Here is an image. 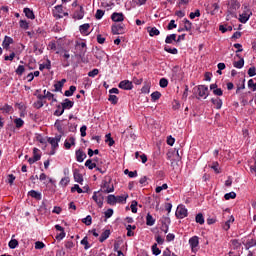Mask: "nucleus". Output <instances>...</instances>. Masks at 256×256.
I'll return each mask as SVG.
<instances>
[{"label": "nucleus", "mask_w": 256, "mask_h": 256, "mask_svg": "<svg viewBox=\"0 0 256 256\" xmlns=\"http://www.w3.org/2000/svg\"><path fill=\"white\" fill-rule=\"evenodd\" d=\"M176 217L178 219H185L187 217V208L184 205H179L176 210Z\"/></svg>", "instance_id": "obj_7"}, {"label": "nucleus", "mask_w": 256, "mask_h": 256, "mask_svg": "<svg viewBox=\"0 0 256 256\" xmlns=\"http://www.w3.org/2000/svg\"><path fill=\"white\" fill-rule=\"evenodd\" d=\"M129 195L116 196V203H125Z\"/></svg>", "instance_id": "obj_44"}, {"label": "nucleus", "mask_w": 256, "mask_h": 256, "mask_svg": "<svg viewBox=\"0 0 256 256\" xmlns=\"http://www.w3.org/2000/svg\"><path fill=\"white\" fill-rule=\"evenodd\" d=\"M61 135H56L55 138L49 137L47 141L50 143L52 149H57L59 147V142L61 141Z\"/></svg>", "instance_id": "obj_9"}, {"label": "nucleus", "mask_w": 256, "mask_h": 256, "mask_svg": "<svg viewBox=\"0 0 256 256\" xmlns=\"http://www.w3.org/2000/svg\"><path fill=\"white\" fill-rule=\"evenodd\" d=\"M104 187H106V190H104V193H113V191H115V187H113V185L109 187L108 182L104 183Z\"/></svg>", "instance_id": "obj_49"}, {"label": "nucleus", "mask_w": 256, "mask_h": 256, "mask_svg": "<svg viewBox=\"0 0 256 256\" xmlns=\"http://www.w3.org/2000/svg\"><path fill=\"white\" fill-rule=\"evenodd\" d=\"M166 189H169V186L167 184H163L162 186H157L155 191L156 193H161V191H165Z\"/></svg>", "instance_id": "obj_55"}, {"label": "nucleus", "mask_w": 256, "mask_h": 256, "mask_svg": "<svg viewBox=\"0 0 256 256\" xmlns=\"http://www.w3.org/2000/svg\"><path fill=\"white\" fill-rule=\"evenodd\" d=\"M24 13L28 19H35V14L33 13V10H31L30 8H24Z\"/></svg>", "instance_id": "obj_28"}, {"label": "nucleus", "mask_w": 256, "mask_h": 256, "mask_svg": "<svg viewBox=\"0 0 256 256\" xmlns=\"http://www.w3.org/2000/svg\"><path fill=\"white\" fill-rule=\"evenodd\" d=\"M190 19H195V17H201V11L196 9L195 12H191L189 15Z\"/></svg>", "instance_id": "obj_54"}, {"label": "nucleus", "mask_w": 256, "mask_h": 256, "mask_svg": "<svg viewBox=\"0 0 256 256\" xmlns=\"http://www.w3.org/2000/svg\"><path fill=\"white\" fill-rule=\"evenodd\" d=\"M75 91H77V87L70 86L69 90H66L64 92V95H65V97H73V93H75Z\"/></svg>", "instance_id": "obj_27"}, {"label": "nucleus", "mask_w": 256, "mask_h": 256, "mask_svg": "<svg viewBox=\"0 0 256 256\" xmlns=\"http://www.w3.org/2000/svg\"><path fill=\"white\" fill-rule=\"evenodd\" d=\"M75 191H77V193H83V190L81 189V187H79V184H75L71 188V193H75Z\"/></svg>", "instance_id": "obj_58"}, {"label": "nucleus", "mask_w": 256, "mask_h": 256, "mask_svg": "<svg viewBox=\"0 0 256 256\" xmlns=\"http://www.w3.org/2000/svg\"><path fill=\"white\" fill-rule=\"evenodd\" d=\"M235 197H237L235 192L226 193L224 195V199H226V201H229V199H235Z\"/></svg>", "instance_id": "obj_52"}, {"label": "nucleus", "mask_w": 256, "mask_h": 256, "mask_svg": "<svg viewBox=\"0 0 256 256\" xmlns=\"http://www.w3.org/2000/svg\"><path fill=\"white\" fill-rule=\"evenodd\" d=\"M107 203L108 205H115L117 203V196L115 195H108L107 196Z\"/></svg>", "instance_id": "obj_30"}, {"label": "nucleus", "mask_w": 256, "mask_h": 256, "mask_svg": "<svg viewBox=\"0 0 256 256\" xmlns=\"http://www.w3.org/2000/svg\"><path fill=\"white\" fill-rule=\"evenodd\" d=\"M108 101H110L112 105H117V103H119V98L116 95L110 94Z\"/></svg>", "instance_id": "obj_37"}, {"label": "nucleus", "mask_w": 256, "mask_h": 256, "mask_svg": "<svg viewBox=\"0 0 256 256\" xmlns=\"http://www.w3.org/2000/svg\"><path fill=\"white\" fill-rule=\"evenodd\" d=\"M106 143H108L109 147H113V145H115V140H113L111 134H106Z\"/></svg>", "instance_id": "obj_45"}, {"label": "nucleus", "mask_w": 256, "mask_h": 256, "mask_svg": "<svg viewBox=\"0 0 256 256\" xmlns=\"http://www.w3.org/2000/svg\"><path fill=\"white\" fill-rule=\"evenodd\" d=\"M75 57H83L87 53V44L85 42H77L75 45Z\"/></svg>", "instance_id": "obj_4"}, {"label": "nucleus", "mask_w": 256, "mask_h": 256, "mask_svg": "<svg viewBox=\"0 0 256 256\" xmlns=\"http://www.w3.org/2000/svg\"><path fill=\"white\" fill-rule=\"evenodd\" d=\"M248 75H249V77H255V75H256V68H255V66L250 67L248 69Z\"/></svg>", "instance_id": "obj_63"}, {"label": "nucleus", "mask_w": 256, "mask_h": 256, "mask_svg": "<svg viewBox=\"0 0 256 256\" xmlns=\"http://www.w3.org/2000/svg\"><path fill=\"white\" fill-rule=\"evenodd\" d=\"M118 87L124 91H131V89H133V82L129 80H123L119 83Z\"/></svg>", "instance_id": "obj_8"}, {"label": "nucleus", "mask_w": 256, "mask_h": 256, "mask_svg": "<svg viewBox=\"0 0 256 256\" xmlns=\"http://www.w3.org/2000/svg\"><path fill=\"white\" fill-rule=\"evenodd\" d=\"M29 197H32V199H36V201H41L42 196L41 193L35 191V190H31L28 192Z\"/></svg>", "instance_id": "obj_18"}, {"label": "nucleus", "mask_w": 256, "mask_h": 256, "mask_svg": "<svg viewBox=\"0 0 256 256\" xmlns=\"http://www.w3.org/2000/svg\"><path fill=\"white\" fill-rule=\"evenodd\" d=\"M148 33H149L150 37H155V36L159 35L161 32L156 27H152V28H148Z\"/></svg>", "instance_id": "obj_29"}, {"label": "nucleus", "mask_w": 256, "mask_h": 256, "mask_svg": "<svg viewBox=\"0 0 256 256\" xmlns=\"http://www.w3.org/2000/svg\"><path fill=\"white\" fill-rule=\"evenodd\" d=\"M189 244L192 251H195V248L199 247V237L193 236L189 239Z\"/></svg>", "instance_id": "obj_15"}, {"label": "nucleus", "mask_w": 256, "mask_h": 256, "mask_svg": "<svg viewBox=\"0 0 256 256\" xmlns=\"http://www.w3.org/2000/svg\"><path fill=\"white\" fill-rule=\"evenodd\" d=\"M211 103L214 105L215 109H221V107H223V100H221V98H212Z\"/></svg>", "instance_id": "obj_17"}, {"label": "nucleus", "mask_w": 256, "mask_h": 256, "mask_svg": "<svg viewBox=\"0 0 256 256\" xmlns=\"http://www.w3.org/2000/svg\"><path fill=\"white\" fill-rule=\"evenodd\" d=\"M85 159H87V154L81 149L76 150V161H78V163H83Z\"/></svg>", "instance_id": "obj_12"}, {"label": "nucleus", "mask_w": 256, "mask_h": 256, "mask_svg": "<svg viewBox=\"0 0 256 256\" xmlns=\"http://www.w3.org/2000/svg\"><path fill=\"white\" fill-rule=\"evenodd\" d=\"M65 83H67V79H62L60 81H58L56 84H54V91H61V89H63V85H65Z\"/></svg>", "instance_id": "obj_21"}, {"label": "nucleus", "mask_w": 256, "mask_h": 256, "mask_svg": "<svg viewBox=\"0 0 256 256\" xmlns=\"http://www.w3.org/2000/svg\"><path fill=\"white\" fill-rule=\"evenodd\" d=\"M244 65H245V59L243 58H240V60L233 62V66L236 69H243Z\"/></svg>", "instance_id": "obj_26"}, {"label": "nucleus", "mask_w": 256, "mask_h": 256, "mask_svg": "<svg viewBox=\"0 0 256 256\" xmlns=\"http://www.w3.org/2000/svg\"><path fill=\"white\" fill-rule=\"evenodd\" d=\"M176 39H177V34H170V35H168V36L166 37L165 43L171 44V43H173V41L176 42Z\"/></svg>", "instance_id": "obj_34"}, {"label": "nucleus", "mask_w": 256, "mask_h": 256, "mask_svg": "<svg viewBox=\"0 0 256 256\" xmlns=\"http://www.w3.org/2000/svg\"><path fill=\"white\" fill-rule=\"evenodd\" d=\"M44 69H51V60L47 59L46 64H40L39 70L43 71Z\"/></svg>", "instance_id": "obj_36"}, {"label": "nucleus", "mask_w": 256, "mask_h": 256, "mask_svg": "<svg viewBox=\"0 0 256 256\" xmlns=\"http://www.w3.org/2000/svg\"><path fill=\"white\" fill-rule=\"evenodd\" d=\"M196 223H199V225H203L205 223V217H203L202 213H198L195 217Z\"/></svg>", "instance_id": "obj_35"}, {"label": "nucleus", "mask_w": 256, "mask_h": 256, "mask_svg": "<svg viewBox=\"0 0 256 256\" xmlns=\"http://www.w3.org/2000/svg\"><path fill=\"white\" fill-rule=\"evenodd\" d=\"M75 105V102L69 100V98L64 99V102L61 103V111H54L55 117H61L63 113H65V109H72V107Z\"/></svg>", "instance_id": "obj_1"}, {"label": "nucleus", "mask_w": 256, "mask_h": 256, "mask_svg": "<svg viewBox=\"0 0 256 256\" xmlns=\"http://www.w3.org/2000/svg\"><path fill=\"white\" fill-rule=\"evenodd\" d=\"M33 158L35 159V161L41 160V155L39 154V148L33 149Z\"/></svg>", "instance_id": "obj_42"}, {"label": "nucleus", "mask_w": 256, "mask_h": 256, "mask_svg": "<svg viewBox=\"0 0 256 256\" xmlns=\"http://www.w3.org/2000/svg\"><path fill=\"white\" fill-rule=\"evenodd\" d=\"M112 35H123L125 33V25L114 24L111 27Z\"/></svg>", "instance_id": "obj_6"}, {"label": "nucleus", "mask_w": 256, "mask_h": 256, "mask_svg": "<svg viewBox=\"0 0 256 256\" xmlns=\"http://www.w3.org/2000/svg\"><path fill=\"white\" fill-rule=\"evenodd\" d=\"M15 73L16 75H19V76L23 75V73H25V66L19 65Z\"/></svg>", "instance_id": "obj_53"}, {"label": "nucleus", "mask_w": 256, "mask_h": 256, "mask_svg": "<svg viewBox=\"0 0 256 256\" xmlns=\"http://www.w3.org/2000/svg\"><path fill=\"white\" fill-rule=\"evenodd\" d=\"M73 145H75V138L74 137H70L68 139V141L66 140L64 142L65 149H71V147H73Z\"/></svg>", "instance_id": "obj_23"}, {"label": "nucleus", "mask_w": 256, "mask_h": 256, "mask_svg": "<svg viewBox=\"0 0 256 256\" xmlns=\"http://www.w3.org/2000/svg\"><path fill=\"white\" fill-rule=\"evenodd\" d=\"M234 221H235V218L233 216H231L230 219L225 222L223 229L225 231H229V229H231V223H233Z\"/></svg>", "instance_id": "obj_33"}, {"label": "nucleus", "mask_w": 256, "mask_h": 256, "mask_svg": "<svg viewBox=\"0 0 256 256\" xmlns=\"http://www.w3.org/2000/svg\"><path fill=\"white\" fill-rule=\"evenodd\" d=\"M18 245H19V241H17V239H12L8 243V246L10 249H17Z\"/></svg>", "instance_id": "obj_39"}, {"label": "nucleus", "mask_w": 256, "mask_h": 256, "mask_svg": "<svg viewBox=\"0 0 256 256\" xmlns=\"http://www.w3.org/2000/svg\"><path fill=\"white\" fill-rule=\"evenodd\" d=\"M152 253L153 255H161V249H159V247H157V243L152 245Z\"/></svg>", "instance_id": "obj_46"}, {"label": "nucleus", "mask_w": 256, "mask_h": 256, "mask_svg": "<svg viewBox=\"0 0 256 256\" xmlns=\"http://www.w3.org/2000/svg\"><path fill=\"white\" fill-rule=\"evenodd\" d=\"M256 246V240L255 239H250L246 242V249H251V247Z\"/></svg>", "instance_id": "obj_48"}, {"label": "nucleus", "mask_w": 256, "mask_h": 256, "mask_svg": "<svg viewBox=\"0 0 256 256\" xmlns=\"http://www.w3.org/2000/svg\"><path fill=\"white\" fill-rule=\"evenodd\" d=\"M151 99L153 101H159V99H161V92L159 91H155L151 94Z\"/></svg>", "instance_id": "obj_43"}, {"label": "nucleus", "mask_w": 256, "mask_h": 256, "mask_svg": "<svg viewBox=\"0 0 256 256\" xmlns=\"http://www.w3.org/2000/svg\"><path fill=\"white\" fill-rule=\"evenodd\" d=\"M98 192H94L93 196H92V199L95 201V203H97L98 207H103V195L101 194H98Z\"/></svg>", "instance_id": "obj_11"}, {"label": "nucleus", "mask_w": 256, "mask_h": 256, "mask_svg": "<svg viewBox=\"0 0 256 256\" xmlns=\"http://www.w3.org/2000/svg\"><path fill=\"white\" fill-rule=\"evenodd\" d=\"M164 51H166V53H170L171 55H177V53H179L177 48H169V46H165Z\"/></svg>", "instance_id": "obj_38"}, {"label": "nucleus", "mask_w": 256, "mask_h": 256, "mask_svg": "<svg viewBox=\"0 0 256 256\" xmlns=\"http://www.w3.org/2000/svg\"><path fill=\"white\" fill-rule=\"evenodd\" d=\"M111 19L112 21H114V23H121V21H125V16L123 15V13L114 12L111 15Z\"/></svg>", "instance_id": "obj_10"}, {"label": "nucleus", "mask_w": 256, "mask_h": 256, "mask_svg": "<svg viewBox=\"0 0 256 256\" xmlns=\"http://www.w3.org/2000/svg\"><path fill=\"white\" fill-rule=\"evenodd\" d=\"M44 105H45V102H43V100H38L33 103V107L35 109H41V107H43Z\"/></svg>", "instance_id": "obj_51"}, {"label": "nucleus", "mask_w": 256, "mask_h": 256, "mask_svg": "<svg viewBox=\"0 0 256 256\" xmlns=\"http://www.w3.org/2000/svg\"><path fill=\"white\" fill-rule=\"evenodd\" d=\"M111 235V230H105L99 237V242L104 243V241H107L109 239V236Z\"/></svg>", "instance_id": "obj_19"}, {"label": "nucleus", "mask_w": 256, "mask_h": 256, "mask_svg": "<svg viewBox=\"0 0 256 256\" xmlns=\"http://www.w3.org/2000/svg\"><path fill=\"white\" fill-rule=\"evenodd\" d=\"M85 167H88L90 171H93V169L97 168V163L93 162V159H88L85 162Z\"/></svg>", "instance_id": "obj_25"}, {"label": "nucleus", "mask_w": 256, "mask_h": 256, "mask_svg": "<svg viewBox=\"0 0 256 256\" xmlns=\"http://www.w3.org/2000/svg\"><path fill=\"white\" fill-rule=\"evenodd\" d=\"M44 247H45V243L41 241L35 242V249H44Z\"/></svg>", "instance_id": "obj_64"}, {"label": "nucleus", "mask_w": 256, "mask_h": 256, "mask_svg": "<svg viewBox=\"0 0 256 256\" xmlns=\"http://www.w3.org/2000/svg\"><path fill=\"white\" fill-rule=\"evenodd\" d=\"M238 9H241V3H239V0H231L227 13L237 19Z\"/></svg>", "instance_id": "obj_2"}, {"label": "nucleus", "mask_w": 256, "mask_h": 256, "mask_svg": "<svg viewBox=\"0 0 256 256\" xmlns=\"http://www.w3.org/2000/svg\"><path fill=\"white\" fill-rule=\"evenodd\" d=\"M137 205H138L137 201L133 200L130 205V209H131L132 213H137Z\"/></svg>", "instance_id": "obj_57"}, {"label": "nucleus", "mask_w": 256, "mask_h": 256, "mask_svg": "<svg viewBox=\"0 0 256 256\" xmlns=\"http://www.w3.org/2000/svg\"><path fill=\"white\" fill-rule=\"evenodd\" d=\"M0 111H2V113H13V106L9 105V104H4L3 106H0Z\"/></svg>", "instance_id": "obj_20"}, {"label": "nucleus", "mask_w": 256, "mask_h": 256, "mask_svg": "<svg viewBox=\"0 0 256 256\" xmlns=\"http://www.w3.org/2000/svg\"><path fill=\"white\" fill-rule=\"evenodd\" d=\"M19 25L21 29H25V30L29 29V23L25 20H20Z\"/></svg>", "instance_id": "obj_59"}, {"label": "nucleus", "mask_w": 256, "mask_h": 256, "mask_svg": "<svg viewBox=\"0 0 256 256\" xmlns=\"http://www.w3.org/2000/svg\"><path fill=\"white\" fill-rule=\"evenodd\" d=\"M197 93H198V96L201 97L202 99H207V97H209V87L205 85H199L197 87Z\"/></svg>", "instance_id": "obj_5"}, {"label": "nucleus", "mask_w": 256, "mask_h": 256, "mask_svg": "<svg viewBox=\"0 0 256 256\" xmlns=\"http://www.w3.org/2000/svg\"><path fill=\"white\" fill-rule=\"evenodd\" d=\"M160 223H161V225H171V218H169L167 216H163L160 219Z\"/></svg>", "instance_id": "obj_41"}, {"label": "nucleus", "mask_w": 256, "mask_h": 256, "mask_svg": "<svg viewBox=\"0 0 256 256\" xmlns=\"http://www.w3.org/2000/svg\"><path fill=\"white\" fill-rule=\"evenodd\" d=\"M83 17H85V11L83 10V6H79V9L73 14V19L81 20Z\"/></svg>", "instance_id": "obj_14"}, {"label": "nucleus", "mask_w": 256, "mask_h": 256, "mask_svg": "<svg viewBox=\"0 0 256 256\" xmlns=\"http://www.w3.org/2000/svg\"><path fill=\"white\" fill-rule=\"evenodd\" d=\"M69 181H70L69 177H64L61 179L60 185L62 187H67V185H69Z\"/></svg>", "instance_id": "obj_60"}, {"label": "nucleus", "mask_w": 256, "mask_h": 256, "mask_svg": "<svg viewBox=\"0 0 256 256\" xmlns=\"http://www.w3.org/2000/svg\"><path fill=\"white\" fill-rule=\"evenodd\" d=\"M81 245H84V249L87 251V249L91 248V245H89V240L87 238V236H85L82 240H81Z\"/></svg>", "instance_id": "obj_40"}, {"label": "nucleus", "mask_w": 256, "mask_h": 256, "mask_svg": "<svg viewBox=\"0 0 256 256\" xmlns=\"http://www.w3.org/2000/svg\"><path fill=\"white\" fill-rule=\"evenodd\" d=\"M82 223H84V225H91V223H93V218L91 217V215H88L87 217H85L84 219H82Z\"/></svg>", "instance_id": "obj_47"}, {"label": "nucleus", "mask_w": 256, "mask_h": 256, "mask_svg": "<svg viewBox=\"0 0 256 256\" xmlns=\"http://www.w3.org/2000/svg\"><path fill=\"white\" fill-rule=\"evenodd\" d=\"M14 124H15L16 129H21V127H23V125H25V121H23V119H21V118H15Z\"/></svg>", "instance_id": "obj_31"}, {"label": "nucleus", "mask_w": 256, "mask_h": 256, "mask_svg": "<svg viewBox=\"0 0 256 256\" xmlns=\"http://www.w3.org/2000/svg\"><path fill=\"white\" fill-rule=\"evenodd\" d=\"M11 43H13V39L11 37L6 36L3 42V47H9Z\"/></svg>", "instance_id": "obj_56"}, {"label": "nucleus", "mask_w": 256, "mask_h": 256, "mask_svg": "<svg viewBox=\"0 0 256 256\" xmlns=\"http://www.w3.org/2000/svg\"><path fill=\"white\" fill-rule=\"evenodd\" d=\"M159 85H160V87H162V89H165V87H167V85H169V80H167V78H161Z\"/></svg>", "instance_id": "obj_50"}, {"label": "nucleus", "mask_w": 256, "mask_h": 256, "mask_svg": "<svg viewBox=\"0 0 256 256\" xmlns=\"http://www.w3.org/2000/svg\"><path fill=\"white\" fill-rule=\"evenodd\" d=\"M146 225H148V227H153V225H155V218H153L150 213L146 216Z\"/></svg>", "instance_id": "obj_24"}, {"label": "nucleus", "mask_w": 256, "mask_h": 256, "mask_svg": "<svg viewBox=\"0 0 256 256\" xmlns=\"http://www.w3.org/2000/svg\"><path fill=\"white\" fill-rule=\"evenodd\" d=\"M62 67H69L71 65V62H69V59L71 55H69V52L67 50H64V54L62 55Z\"/></svg>", "instance_id": "obj_13"}, {"label": "nucleus", "mask_w": 256, "mask_h": 256, "mask_svg": "<svg viewBox=\"0 0 256 256\" xmlns=\"http://www.w3.org/2000/svg\"><path fill=\"white\" fill-rule=\"evenodd\" d=\"M73 175L76 183H80V185H83V175L79 172V169H75L73 171Z\"/></svg>", "instance_id": "obj_16"}, {"label": "nucleus", "mask_w": 256, "mask_h": 256, "mask_svg": "<svg viewBox=\"0 0 256 256\" xmlns=\"http://www.w3.org/2000/svg\"><path fill=\"white\" fill-rule=\"evenodd\" d=\"M103 15H105V12L101 9H98L96 11L95 17H96V19H103Z\"/></svg>", "instance_id": "obj_61"}, {"label": "nucleus", "mask_w": 256, "mask_h": 256, "mask_svg": "<svg viewBox=\"0 0 256 256\" xmlns=\"http://www.w3.org/2000/svg\"><path fill=\"white\" fill-rule=\"evenodd\" d=\"M184 29L185 31H191L193 29V23L187 18L184 19Z\"/></svg>", "instance_id": "obj_32"}, {"label": "nucleus", "mask_w": 256, "mask_h": 256, "mask_svg": "<svg viewBox=\"0 0 256 256\" xmlns=\"http://www.w3.org/2000/svg\"><path fill=\"white\" fill-rule=\"evenodd\" d=\"M248 87L249 89H252V91H256V83L253 81V79L248 81Z\"/></svg>", "instance_id": "obj_62"}, {"label": "nucleus", "mask_w": 256, "mask_h": 256, "mask_svg": "<svg viewBox=\"0 0 256 256\" xmlns=\"http://www.w3.org/2000/svg\"><path fill=\"white\" fill-rule=\"evenodd\" d=\"M243 13L239 15L238 21L240 23H247L249 19L251 18V15H253V12L251 11V8L247 5H243Z\"/></svg>", "instance_id": "obj_3"}, {"label": "nucleus", "mask_w": 256, "mask_h": 256, "mask_svg": "<svg viewBox=\"0 0 256 256\" xmlns=\"http://www.w3.org/2000/svg\"><path fill=\"white\" fill-rule=\"evenodd\" d=\"M89 27H91V25H89V23L80 25L79 27V31L82 35H89V33H87V31H89Z\"/></svg>", "instance_id": "obj_22"}]
</instances>
